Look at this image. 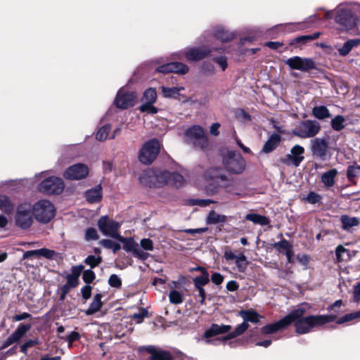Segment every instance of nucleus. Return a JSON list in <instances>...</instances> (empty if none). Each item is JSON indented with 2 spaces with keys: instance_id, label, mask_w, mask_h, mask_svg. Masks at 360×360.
I'll list each match as a JSON object with an SVG mask.
<instances>
[{
  "instance_id": "62",
  "label": "nucleus",
  "mask_w": 360,
  "mask_h": 360,
  "mask_svg": "<svg viewBox=\"0 0 360 360\" xmlns=\"http://www.w3.org/2000/svg\"><path fill=\"white\" fill-rule=\"evenodd\" d=\"M79 338H80V335L79 334V333L72 331L68 335V337L67 338L66 340L68 342L69 346L70 347V346H72V342L76 340H78L79 339Z\"/></svg>"
},
{
  "instance_id": "31",
  "label": "nucleus",
  "mask_w": 360,
  "mask_h": 360,
  "mask_svg": "<svg viewBox=\"0 0 360 360\" xmlns=\"http://www.w3.org/2000/svg\"><path fill=\"white\" fill-rule=\"evenodd\" d=\"M360 44L359 39H349L342 46V48L338 49L340 55L342 56H347L350 51L354 48Z\"/></svg>"
},
{
  "instance_id": "11",
  "label": "nucleus",
  "mask_w": 360,
  "mask_h": 360,
  "mask_svg": "<svg viewBox=\"0 0 360 360\" xmlns=\"http://www.w3.org/2000/svg\"><path fill=\"white\" fill-rule=\"evenodd\" d=\"M65 185L62 179L50 176L42 181L38 186L39 192L45 195H58L63 192Z\"/></svg>"
},
{
  "instance_id": "27",
  "label": "nucleus",
  "mask_w": 360,
  "mask_h": 360,
  "mask_svg": "<svg viewBox=\"0 0 360 360\" xmlns=\"http://www.w3.org/2000/svg\"><path fill=\"white\" fill-rule=\"evenodd\" d=\"M240 316L243 319V322H252L257 323L262 317L257 311L254 310H241L239 311Z\"/></svg>"
},
{
  "instance_id": "19",
  "label": "nucleus",
  "mask_w": 360,
  "mask_h": 360,
  "mask_svg": "<svg viewBox=\"0 0 360 360\" xmlns=\"http://www.w3.org/2000/svg\"><path fill=\"white\" fill-rule=\"evenodd\" d=\"M32 328L31 324L20 323L17 329L3 342L1 349H4L18 342Z\"/></svg>"
},
{
  "instance_id": "6",
  "label": "nucleus",
  "mask_w": 360,
  "mask_h": 360,
  "mask_svg": "<svg viewBox=\"0 0 360 360\" xmlns=\"http://www.w3.org/2000/svg\"><path fill=\"white\" fill-rule=\"evenodd\" d=\"M321 130L320 124L316 120H303L292 131V134L301 139L316 138Z\"/></svg>"
},
{
  "instance_id": "13",
  "label": "nucleus",
  "mask_w": 360,
  "mask_h": 360,
  "mask_svg": "<svg viewBox=\"0 0 360 360\" xmlns=\"http://www.w3.org/2000/svg\"><path fill=\"white\" fill-rule=\"evenodd\" d=\"M335 21L345 30H350L356 25V17L346 5H340L337 8Z\"/></svg>"
},
{
  "instance_id": "23",
  "label": "nucleus",
  "mask_w": 360,
  "mask_h": 360,
  "mask_svg": "<svg viewBox=\"0 0 360 360\" xmlns=\"http://www.w3.org/2000/svg\"><path fill=\"white\" fill-rule=\"evenodd\" d=\"M231 329V326L229 325H218L216 323L212 324V326L205 332L204 337L205 338H210L213 336L225 334L229 333Z\"/></svg>"
},
{
  "instance_id": "12",
  "label": "nucleus",
  "mask_w": 360,
  "mask_h": 360,
  "mask_svg": "<svg viewBox=\"0 0 360 360\" xmlns=\"http://www.w3.org/2000/svg\"><path fill=\"white\" fill-rule=\"evenodd\" d=\"M227 171L233 174H240L245 168V161L239 153L229 152L223 159Z\"/></svg>"
},
{
  "instance_id": "20",
  "label": "nucleus",
  "mask_w": 360,
  "mask_h": 360,
  "mask_svg": "<svg viewBox=\"0 0 360 360\" xmlns=\"http://www.w3.org/2000/svg\"><path fill=\"white\" fill-rule=\"evenodd\" d=\"M156 70L162 73L175 72L184 75L188 72V68L184 63L172 62L158 67Z\"/></svg>"
},
{
  "instance_id": "18",
  "label": "nucleus",
  "mask_w": 360,
  "mask_h": 360,
  "mask_svg": "<svg viewBox=\"0 0 360 360\" xmlns=\"http://www.w3.org/2000/svg\"><path fill=\"white\" fill-rule=\"evenodd\" d=\"M88 174V167L84 164L78 163L69 167L65 171L63 176L67 179L79 180L85 178Z\"/></svg>"
},
{
  "instance_id": "61",
  "label": "nucleus",
  "mask_w": 360,
  "mask_h": 360,
  "mask_svg": "<svg viewBox=\"0 0 360 360\" xmlns=\"http://www.w3.org/2000/svg\"><path fill=\"white\" fill-rule=\"evenodd\" d=\"M211 281L214 284L219 285L223 282L224 277L221 274L215 272L212 275Z\"/></svg>"
},
{
  "instance_id": "25",
  "label": "nucleus",
  "mask_w": 360,
  "mask_h": 360,
  "mask_svg": "<svg viewBox=\"0 0 360 360\" xmlns=\"http://www.w3.org/2000/svg\"><path fill=\"white\" fill-rule=\"evenodd\" d=\"M88 202L95 203L99 202L102 198V187L97 185L94 188L88 190L85 193Z\"/></svg>"
},
{
  "instance_id": "10",
  "label": "nucleus",
  "mask_w": 360,
  "mask_h": 360,
  "mask_svg": "<svg viewBox=\"0 0 360 360\" xmlns=\"http://www.w3.org/2000/svg\"><path fill=\"white\" fill-rule=\"evenodd\" d=\"M301 310H292L287 316L274 323L268 324L261 328V332L264 335H269L281 330L290 325L293 320L302 314Z\"/></svg>"
},
{
  "instance_id": "15",
  "label": "nucleus",
  "mask_w": 360,
  "mask_h": 360,
  "mask_svg": "<svg viewBox=\"0 0 360 360\" xmlns=\"http://www.w3.org/2000/svg\"><path fill=\"white\" fill-rule=\"evenodd\" d=\"M285 64L292 70L308 72L315 69V63L311 58L294 56L285 60Z\"/></svg>"
},
{
  "instance_id": "50",
  "label": "nucleus",
  "mask_w": 360,
  "mask_h": 360,
  "mask_svg": "<svg viewBox=\"0 0 360 360\" xmlns=\"http://www.w3.org/2000/svg\"><path fill=\"white\" fill-rule=\"evenodd\" d=\"M360 317L359 311L351 313L343 316L337 321L338 324H342Z\"/></svg>"
},
{
  "instance_id": "16",
  "label": "nucleus",
  "mask_w": 360,
  "mask_h": 360,
  "mask_svg": "<svg viewBox=\"0 0 360 360\" xmlns=\"http://www.w3.org/2000/svg\"><path fill=\"white\" fill-rule=\"evenodd\" d=\"M304 148L297 144L291 148L289 154L281 159V161L286 165H293L297 167L304 160Z\"/></svg>"
},
{
  "instance_id": "30",
  "label": "nucleus",
  "mask_w": 360,
  "mask_h": 360,
  "mask_svg": "<svg viewBox=\"0 0 360 360\" xmlns=\"http://www.w3.org/2000/svg\"><path fill=\"white\" fill-rule=\"evenodd\" d=\"M101 297L102 295L101 294H96L94 296L89 308L85 311L86 315H92L101 309L102 307Z\"/></svg>"
},
{
  "instance_id": "22",
  "label": "nucleus",
  "mask_w": 360,
  "mask_h": 360,
  "mask_svg": "<svg viewBox=\"0 0 360 360\" xmlns=\"http://www.w3.org/2000/svg\"><path fill=\"white\" fill-rule=\"evenodd\" d=\"M210 51L205 47L191 48L185 51L184 55L188 60L195 61L204 58Z\"/></svg>"
},
{
  "instance_id": "1",
  "label": "nucleus",
  "mask_w": 360,
  "mask_h": 360,
  "mask_svg": "<svg viewBox=\"0 0 360 360\" xmlns=\"http://www.w3.org/2000/svg\"><path fill=\"white\" fill-rule=\"evenodd\" d=\"M295 310L302 311V314L293 320L295 331L298 334L308 333L314 328L321 327L336 319L335 315H311L304 317L306 313V308L304 305L299 306Z\"/></svg>"
},
{
  "instance_id": "4",
  "label": "nucleus",
  "mask_w": 360,
  "mask_h": 360,
  "mask_svg": "<svg viewBox=\"0 0 360 360\" xmlns=\"http://www.w3.org/2000/svg\"><path fill=\"white\" fill-rule=\"evenodd\" d=\"M185 141L199 149H205L208 146L207 137L199 125H194L186 131Z\"/></svg>"
},
{
  "instance_id": "54",
  "label": "nucleus",
  "mask_w": 360,
  "mask_h": 360,
  "mask_svg": "<svg viewBox=\"0 0 360 360\" xmlns=\"http://www.w3.org/2000/svg\"><path fill=\"white\" fill-rule=\"evenodd\" d=\"M191 202L193 205H198L205 207L215 202L210 199H193L191 200Z\"/></svg>"
},
{
  "instance_id": "63",
  "label": "nucleus",
  "mask_w": 360,
  "mask_h": 360,
  "mask_svg": "<svg viewBox=\"0 0 360 360\" xmlns=\"http://www.w3.org/2000/svg\"><path fill=\"white\" fill-rule=\"evenodd\" d=\"M81 292H82V297L86 300L89 298H90V297H91V287L89 285H86L82 288Z\"/></svg>"
},
{
  "instance_id": "17",
  "label": "nucleus",
  "mask_w": 360,
  "mask_h": 360,
  "mask_svg": "<svg viewBox=\"0 0 360 360\" xmlns=\"http://www.w3.org/2000/svg\"><path fill=\"white\" fill-rule=\"evenodd\" d=\"M136 96L134 92L120 90L116 96L114 103L117 108L127 109L134 105Z\"/></svg>"
},
{
  "instance_id": "45",
  "label": "nucleus",
  "mask_w": 360,
  "mask_h": 360,
  "mask_svg": "<svg viewBox=\"0 0 360 360\" xmlns=\"http://www.w3.org/2000/svg\"><path fill=\"white\" fill-rule=\"evenodd\" d=\"M215 37L222 41H228L233 38V34L224 29H219L215 32Z\"/></svg>"
},
{
  "instance_id": "59",
  "label": "nucleus",
  "mask_w": 360,
  "mask_h": 360,
  "mask_svg": "<svg viewBox=\"0 0 360 360\" xmlns=\"http://www.w3.org/2000/svg\"><path fill=\"white\" fill-rule=\"evenodd\" d=\"M236 117L238 120H250V116L244 110L240 109L236 112Z\"/></svg>"
},
{
  "instance_id": "47",
  "label": "nucleus",
  "mask_w": 360,
  "mask_h": 360,
  "mask_svg": "<svg viewBox=\"0 0 360 360\" xmlns=\"http://www.w3.org/2000/svg\"><path fill=\"white\" fill-rule=\"evenodd\" d=\"M336 260L338 262H341L345 260V255H348V250L345 248L342 245H340L336 248L335 250Z\"/></svg>"
},
{
  "instance_id": "2",
  "label": "nucleus",
  "mask_w": 360,
  "mask_h": 360,
  "mask_svg": "<svg viewBox=\"0 0 360 360\" xmlns=\"http://www.w3.org/2000/svg\"><path fill=\"white\" fill-rule=\"evenodd\" d=\"M203 176L205 180L210 182L207 186V191L211 194L217 193L220 188L231 192L235 186L234 179L224 174L222 169L219 167L207 169Z\"/></svg>"
},
{
  "instance_id": "8",
  "label": "nucleus",
  "mask_w": 360,
  "mask_h": 360,
  "mask_svg": "<svg viewBox=\"0 0 360 360\" xmlns=\"http://www.w3.org/2000/svg\"><path fill=\"white\" fill-rule=\"evenodd\" d=\"M169 179V172L168 171L149 170L141 175L140 180L141 183L150 187H160L165 184H168Z\"/></svg>"
},
{
  "instance_id": "29",
  "label": "nucleus",
  "mask_w": 360,
  "mask_h": 360,
  "mask_svg": "<svg viewBox=\"0 0 360 360\" xmlns=\"http://www.w3.org/2000/svg\"><path fill=\"white\" fill-rule=\"evenodd\" d=\"M14 203L5 195H0V210L6 214L11 213L14 210Z\"/></svg>"
},
{
  "instance_id": "38",
  "label": "nucleus",
  "mask_w": 360,
  "mask_h": 360,
  "mask_svg": "<svg viewBox=\"0 0 360 360\" xmlns=\"http://www.w3.org/2000/svg\"><path fill=\"white\" fill-rule=\"evenodd\" d=\"M184 89V87H161L162 95L165 98L176 97V96L179 95V92Z\"/></svg>"
},
{
  "instance_id": "5",
  "label": "nucleus",
  "mask_w": 360,
  "mask_h": 360,
  "mask_svg": "<svg viewBox=\"0 0 360 360\" xmlns=\"http://www.w3.org/2000/svg\"><path fill=\"white\" fill-rule=\"evenodd\" d=\"M33 209L30 203H21L16 207L14 216L15 224L22 229H27L33 223Z\"/></svg>"
},
{
  "instance_id": "57",
  "label": "nucleus",
  "mask_w": 360,
  "mask_h": 360,
  "mask_svg": "<svg viewBox=\"0 0 360 360\" xmlns=\"http://www.w3.org/2000/svg\"><path fill=\"white\" fill-rule=\"evenodd\" d=\"M67 283L65 285H68L69 288H75L78 285V278L73 276L70 274L67 276Z\"/></svg>"
},
{
  "instance_id": "42",
  "label": "nucleus",
  "mask_w": 360,
  "mask_h": 360,
  "mask_svg": "<svg viewBox=\"0 0 360 360\" xmlns=\"http://www.w3.org/2000/svg\"><path fill=\"white\" fill-rule=\"evenodd\" d=\"M235 263L240 272H244L248 265V262L244 254H240L237 256Z\"/></svg>"
},
{
  "instance_id": "51",
  "label": "nucleus",
  "mask_w": 360,
  "mask_h": 360,
  "mask_svg": "<svg viewBox=\"0 0 360 360\" xmlns=\"http://www.w3.org/2000/svg\"><path fill=\"white\" fill-rule=\"evenodd\" d=\"M153 103L146 102L140 106V110L141 112H147L151 114H155L158 112V109L154 105Z\"/></svg>"
},
{
  "instance_id": "40",
  "label": "nucleus",
  "mask_w": 360,
  "mask_h": 360,
  "mask_svg": "<svg viewBox=\"0 0 360 360\" xmlns=\"http://www.w3.org/2000/svg\"><path fill=\"white\" fill-rule=\"evenodd\" d=\"M320 34H321L320 32H315L313 34L302 35V36H300V37H296L295 39H294L291 44L299 43V44H304L309 41H311L318 39L319 37Z\"/></svg>"
},
{
  "instance_id": "7",
  "label": "nucleus",
  "mask_w": 360,
  "mask_h": 360,
  "mask_svg": "<svg viewBox=\"0 0 360 360\" xmlns=\"http://www.w3.org/2000/svg\"><path fill=\"white\" fill-rule=\"evenodd\" d=\"M35 219L42 223H48L55 216L53 205L48 200H41L32 205Z\"/></svg>"
},
{
  "instance_id": "52",
  "label": "nucleus",
  "mask_w": 360,
  "mask_h": 360,
  "mask_svg": "<svg viewBox=\"0 0 360 360\" xmlns=\"http://www.w3.org/2000/svg\"><path fill=\"white\" fill-rule=\"evenodd\" d=\"M56 252L47 248L39 249V257H42L46 259H52L56 255Z\"/></svg>"
},
{
  "instance_id": "41",
  "label": "nucleus",
  "mask_w": 360,
  "mask_h": 360,
  "mask_svg": "<svg viewBox=\"0 0 360 360\" xmlns=\"http://www.w3.org/2000/svg\"><path fill=\"white\" fill-rule=\"evenodd\" d=\"M110 129L111 126L110 124H105L102 127L99 128L96 134V139L100 141H103L106 140L107 138L108 137Z\"/></svg>"
},
{
  "instance_id": "33",
  "label": "nucleus",
  "mask_w": 360,
  "mask_h": 360,
  "mask_svg": "<svg viewBox=\"0 0 360 360\" xmlns=\"http://www.w3.org/2000/svg\"><path fill=\"white\" fill-rule=\"evenodd\" d=\"M312 115L319 120H325L331 117L328 109L324 105L314 107L312 109Z\"/></svg>"
},
{
  "instance_id": "55",
  "label": "nucleus",
  "mask_w": 360,
  "mask_h": 360,
  "mask_svg": "<svg viewBox=\"0 0 360 360\" xmlns=\"http://www.w3.org/2000/svg\"><path fill=\"white\" fill-rule=\"evenodd\" d=\"M82 278L86 283L89 284L95 279V274L91 270H85L83 272Z\"/></svg>"
},
{
  "instance_id": "44",
  "label": "nucleus",
  "mask_w": 360,
  "mask_h": 360,
  "mask_svg": "<svg viewBox=\"0 0 360 360\" xmlns=\"http://www.w3.org/2000/svg\"><path fill=\"white\" fill-rule=\"evenodd\" d=\"M169 302L172 304H179L183 302L184 298L181 293L176 290L170 291L169 294Z\"/></svg>"
},
{
  "instance_id": "58",
  "label": "nucleus",
  "mask_w": 360,
  "mask_h": 360,
  "mask_svg": "<svg viewBox=\"0 0 360 360\" xmlns=\"http://www.w3.org/2000/svg\"><path fill=\"white\" fill-rule=\"evenodd\" d=\"M140 245L141 248L146 250L151 251L153 250V241L149 238L142 239L140 242Z\"/></svg>"
},
{
  "instance_id": "26",
  "label": "nucleus",
  "mask_w": 360,
  "mask_h": 360,
  "mask_svg": "<svg viewBox=\"0 0 360 360\" xmlns=\"http://www.w3.org/2000/svg\"><path fill=\"white\" fill-rule=\"evenodd\" d=\"M336 169H331L328 172H324L321 177V182L327 188H330L334 186L335 181V178L338 174Z\"/></svg>"
},
{
  "instance_id": "36",
  "label": "nucleus",
  "mask_w": 360,
  "mask_h": 360,
  "mask_svg": "<svg viewBox=\"0 0 360 360\" xmlns=\"http://www.w3.org/2000/svg\"><path fill=\"white\" fill-rule=\"evenodd\" d=\"M168 184L176 188L181 187L184 184V179L183 176L178 172H169Z\"/></svg>"
},
{
  "instance_id": "35",
  "label": "nucleus",
  "mask_w": 360,
  "mask_h": 360,
  "mask_svg": "<svg viewBox=\"0 0 360 360\" xmlns=\"http://www.w3.org/2000/svg\"><path fill=\"white\" fill-rule=\"evenodd\" d=\"M226 220L225 215L219 214L214 211H211L206 219V223L207 224H216L218 223H224Z\"/></svg>"
},
{
  "instance_id": "64",
  "label": "nucleus",
  "mask_w": 360,
  "mask_h": 360,
  "mask_svg": "<svg viewBox=\"0 0 360 360\" xmlns=\"http://www.w3.org/2000/svg\"><path fill=\"white\" fill-rule=\"evenodd\" d=\"M83 269L84 266L82 265L73 266L71 269L72 274L70 275L79 278Z\"/></svg>"
},
{
  "instance_id": "48",
  "label": "nucleus",
  "mask_w": 360,
  "mask_h": 360,
  "mask_svg": "<svg viewBox=\"0 0 360 360\" xmlns=\"http://www.w3.org/2000/svg\"><path fill=\"white\" fill-rule=\"evenodd\" d=\"M101 262L102 258L101 257H95L94 255H89L84 260V262L91 268L97 266Z\"/></svg>"
},
{
  "instance_id": "3",
  "label": "nucleus",
  "mask_w": 360,
  "mask_h": 360,
  "mask_svg": "<svg viewBox=\"0 0 360 360\" xmlns=\"http://www.w3.org/2000/svg\"><path fill=\"white\" fill-rule=\"evenodd\" d=\"M310 150L311 156L321 161H326L330 158L331 153L328 139L316 137L310 141Z\"/></svg>"
},
{
  "instance_id": "14",
  "label": "nucleus",
  "mask_w": 360,
  "mask_h": 360,
  "mask_svg": "<svg viewBox=\"0 0 360 360\" xmlns=\"http://www.w3.org/2000/svg\"><path fill=\"white\" fill-rule=\"evenodd\" d=\"M121 224L110 219L108 216H102L98 221V226L101 232L106 236L117 239L120 236L119 229Z\"/></svg>"
},
{
  "instance_id": "28",
  "label": "nucleus",
  "mask_w": 360,
  "mask_h": 360,
  "mask_svg": "<svg viewBox=\"0 0 360 360\" xmlns=\"http://www.w3.org/2000/svg\"><path fill=\"white\" fill-rule=\"evenodd\" d=\"M342 229L345 231H350L354 226L359 224V219L357 217L342 215L340 217Z\"/></svg>"
},
{
  "instance_id": "39",
  "label": "nucleus",
  "mask_w": 360,
  "mask_h": 360,
  "mask_svg": "<svg viewBox=\"0 0 360 360\" xmlns=\"http://www.w3.org/2000/svg\"><path fill=\"white\" fill-rule=\"evenodd\" d=\"M345 118L342 115H337L331 120L330 124L333 129L340 131L345 128Z\"/></svg>"
},
{
  "instance_id": "53",
  "label": "nucleus",
  "mask_w": 360,
  "mask_h": 360,
  "mask_svg": "<svg viewBox=\"0 0 360 360\" xmlns=\"http://www.w3.org/2000/svg\"><path fill=\"white\" fill-rule=\"evenodd\" d=\"M360 170V166L350 165L347 167V177L349 180H352L357 176V171Z\"/></svg>"
},
{
  "instance_id": "21",
  "label": "nucleus",
  "mask_w": 360,
  "mask_h": 360,
  "mask_svg": "<svg viewBox=\"0 0 360 360\" xmlns=\"http://www.w3.org/2000/svg\"><path fill=\"white\" fill-rule=\"evenodd\" d=\"M144 350L150 354V360H172L173 359L171 352L155 346L146 347Z\"/></svg>"
},
{
  "instance_id": "43",
  "label": "nucleus",
  "mask_w": 360,
  "mask_h": 360,
  "mask_svg": "<svg viewBox=\"0 0 360 360\" xmlns=\"http://www.w3.org/2000/svg\"><path fill=\"white\" fill-rule=\"evenodd\" d=\"M210 281L209 274L207 271H205L204 274H201L199 276H196L193 279L194 285L204 286L207 285Z\"/></svg>"
},
{
  "instance_id": "32",
  "label": "nucleus",
  "mask_w": 360,
  "mask_h": 360,
  "mask_svg": "<svg viewBox=\"0 0 360 360\" xmlns=\"http://www.w3.org/2000/svg\"><path fill=\"white\" fill-rule=\"evenodd\" d=\"M245 219L256 224L265 226L269 224V219L265 217L256 213H250L245 216Z\"/></svg>"
},
{
  "instance_id": "56",
  "label": "nucleus",
  "mask_w": 360,
  "mask_h": 360,
  "mask_svg": "<svg viewBox=\"0 0 360 360\" xmlns=\"http://www.w3.org/2000/svg\"><path fill=\"white\" fill-rule=\"evenodd\" d=\"M108 283L112 287L120 288L122 285V281L116 274H112L109 278Z\"/></svg>"
},
{
  "instance_id": "9",
  "label": "nucleus",
  "mask_w": 360,
  "mask_h": 360,
  "mask_svg": "<svg viewBox=\"0 0 360 360\" xmlns=\"http://www.w3.org/2000/svg\"><path fill=\"white\" fill-rule=\"evenodd\" d=\"M160 149V144L158 139H153L147 141L139 151L140 162L145 165L152 163L158 155Z\"/></svg>"
},
{
  "instance_id": "37",
  "label": "nucleus",
  "mask_w": 360,
  "mask_h": 360,
  "mask_svg": "<svg viewBox=\"0 0 360 360\" xmlns=\"http://www.w3.org/2000/svg\"><path fill=\"white\" fill-rule=\"evenodd\" d=\"M119 241L123 243V248L127 252H133L138 246V244L135 243L131 238H126L122 237L121 235L117 238Z\"/></svg>"
},
{
  "instance_id": "46",
  "label": "nucleus",
  "mask_w": 360,
  "mask_h": 360,
  "mask_svg": "<svg viewBox=\"0 0 360 360\" xmlns=\"http://www.w3.org/2000/svg\"><path fill=\"white\" fill-rule=\"evenodd\" d=\"M157 98V94L155 89L149 88L146 89L143 94V98L146 102L155 103Z\"/></svg>"
},
{
  "instance_id": "34",
  "label": "nucleus",
  "mask_w": 360,
  "mask_h": 360,
  "mask_svg": "<svg viewBox=\"0 0 360 360\" xmlns=\"http://www.w3.org/2000/svg\"><path fill=\"white\" fill-rule=\"evenodd\" d=\"M248 328L249 324L248 323L243 322L241 324L238 325L233 332L228 333L224 338V340H227L235 338L242 335Z\"/></svg>"
},
{
  "instance_id": "24",
  "label": "nucleus",
  "mask_w": 360,
  "mask_h": 360,
  "mask_svg": "<svg viewBox=\"0 0 360 360\" xmlns=\"http://www.w3.org/2000/svg\"><path fill=\"white\" fill-rule=\"evenodd\" d=\"M281 137L278 134H273L264 143L262 151L264 153H271L277 148L281 142Z\"/></svg>"
},
{
  "instance_id": "49",
  "label": "nucleus",
  "mask_w": 360,
  "mask_h": 360,
  "mask_svg": "<svg viewBox=\"0 0 360 360\" xmlns=\"http://www.w3.org/2000/svg\"><path fill=\"white\" fill-rule=\"evenodd\" d=\"M99 236L94 228H88L85 231L84 239L87 241L98 239Z\"/></svg>"
},
{
  "instance_id": "60",
  "label": "nucleus",
  "mask_w": 360,
  "mask_h": 360,
  "mask_svg": "<svg viewBox=\"0 0 360 360\" xmlns=\"http://www.w3.org/2000/svg\"><path fill=\"white\" fill-rule=\"evenodd\" d=\"M194 287L198 290V295L201 298L200 300V304H204L205 302V298H206V293H205V290L203 288V286L194 285Z\"/></svg>"
}]
</instances>
